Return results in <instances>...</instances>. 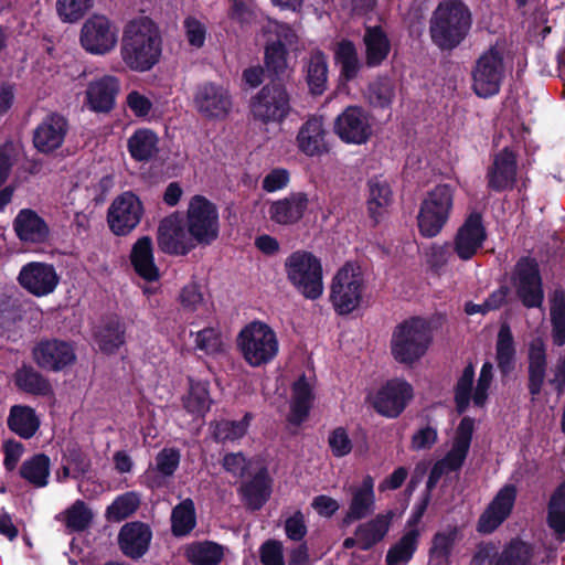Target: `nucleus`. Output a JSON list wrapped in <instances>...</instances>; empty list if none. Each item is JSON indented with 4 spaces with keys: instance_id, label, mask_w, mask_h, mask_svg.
Instances as JSON below:
<instances>
[{
    "instance_id": "1",
    "label": "nucleus",
    "mask_w": 565,
    "mask_h": 565,
    "mask_svg": "<svg viewBox=\"0 0 565 565\" xmlns=\"http://www.w3.org/2000/svg\"><path fill=\"white\" fill-rule=\"evenodd\" d=\"M163 39L157 23L148 17L129 21L122 31L120 57L136 73L151 71L161 60Z\"/></svg>"
},
{
    "instance_id": "2",
    "label": "nucleus",
    "mask_w": 565,
    "mask_h": 565,
    "mask_svg": "<svg viewBox=\"0 0 565 565\" xmlns=\"http://www.w3.org/2000/svg\"><path fill=\"white\" fill-rule=\"evenodd\" d=\"M472 12L463 0H441L429 19V36L441 52H451L468 38Z\"/></svg>"
},
{
    "instance_id": "3",
    "label": "nucleus",
    "mask_w": 565,
    "mask_h": 565,
    "mask_svg": "<svg viewBox=\"0 0 565 565\" xmlns=\"http://www.w3.org/2000/svg\"><path fill=\"white\" fill-rule=\"evenodd\" d=\"M433 341L431 326L415 316L399 322L392 332L391 354L401 364L412 365L427 352Z\"/></svg>"
},
{
    "instance_id": "4",
    "label": "nucleus",
    "mask_w": 565,
    "mask_h": 565,
    "mask_svg": "<svg viewBox=\"0 0 565 565\" xmlns=\"http://www.w3.org/2000/svg\"><path fill=\"white\" fill-rule=\"evenodd\" d=\"M454 201L455 189L447 183L437 184L426 193L416 217L423 237H436L444 230L451 216Z\"/></svg>"
},
{
    "instance_id": "5",
    "label": "nucleus",
    "mask_w": 565,
    "mask_h": 565,
    "mask_svg": "<svg viewBox=\"0 0 565 565\" xmlns=\"http://www.w3.org/2000/svg\"><path fill=\"white\" fill-rule=\"evenodd\" d=\"M236 342L243 359L253 367L270 363L279 350L275 331L262 321L246 324L239 331Z\"/></svg>"
},
{
    "instance_id": "6",
    "label": "nucleus",
    "mask_w": 565,
    "mask_h": 565,
    "mask_svg": "<svg viewBox=\"0 0 565 565\" xmlns=\"http://www.w3.org/2000/svg\"><path fill=\"white\" fill-rule=\"evenodd\" d=\"M288 281L307 299L316 300L323 292L320 258L307 250L292 252L285 260Z\"/></svg>"
},
{
    "instance_id": "7",
    "label": "nucleus",
    "mask_w": 565,
    "mask_h": 565,
    "mask_svg": "<svg viewBox=\"0 0 565 565\" xmlns=\"http://www.w3.org/2000/svg\"><path fill=\"white\" fill-rule=\"evenodd\" d=\"M291 109V95L281 81H270L249 99L252 119L263 125L281 124Z\"/></svg>"
},
{
    "instance_id": "8",
    "label": "nucleus",
    "mask_w": 565,
    "mask_h": 565,
    "mask_svg": "<svg viewBox=\"0 0 565 565\" xmlns=\"http://www.w3.org/2000/svg\"><path fill=\"white\" fill-rule=\"evenodd\" d=\"M505 73L503 52L497 45H491L479 55L471 68L472 92L483 99L497 96Z\"/></svg>"
},
{
    "instance_id": "9",
    "label": "nucleus",
    "mask_w": 565,
    "mask_h": 565,
    "mask_svg": "<svg viewBox=\"0 0 565 565\" xmlns=\"http://www.w3.org/2000/svg\"><path fill=\"white\" fill-rule=\"evenodd\" d=\"M365 281L360 268L344 264L334 275L330 288V302L339 316H348L362 302Z\"/></svg>"
},
{
    "instance_id": "10",
    "label": "nucleus",
    "mask_w": 565,
    "mask_h": 565,
    "mask_svg": "<svg viewBox=\"0 0 565 565\" xmlns=\"http://www.w3.org/2000/svg\"><path fill=\"white\" fill-rule=\"evenodd\" d=\"M199 246H209L220 235V217L216 205L204 195H193L183 221Z\"/></svg>"
},
{
    "instance_id": "11",
    "label": "nucleus",
    "mask_w": 565,
    "mask_h": 565,
    "mask_svg": "<svg viewBox=\"0 0 565 565\" xmlns=\"http://www.w3.org/2000/svg\"><path fill=\"white\" fill-rule=\"evenodd\" d=\"M298 41L295 30L287 23L274 24L273 35L267 39L264 47V66L270 81H280L288 68V46Z\"/></svg>"
},
{
    "instance_id": "12",
    "label": "nucleus",
    "mask_w": 565,
    "mask_h": 565,
    "mask_svg": "<svg viewBox=\"0 0 565 565\" xmlns=\"http://www.w3.org/2000/svg\"><path fill=\"white\" fill-rule=\"evenodd\" d=\"M143 213L140 198L132 191H125L110 203L106 221L114 235L127 236L139 225Z\"/></svg>"
},
{
    "instance_id": "13",
    "label": "nucleus",
    "mask_w": 565,
    "mask_h": 565,
    "mask_svg": "<svg viewBox=\"0 0 565 565\" xmlns=\"http://www.w3.org/2000/svg\"><path fill=\"white\" fill-rule=\"evenodd\" d=\"M414 397L413 386L404 379L387 380L370 398L373 409L386 418H397Z\"/></svg>"
},
{
    "instance_id": "14",
    "label": "nucleus",
    "mask_w": 565,
    "mask_h": 565,
    "mask_svg": "<svg viewBox=\"0 0 565 565\" xmlns=\"http://www.w3.org/2000/svg\"><path fill=\"white\" fill-rule=\"evenodd\" d=\"M333 131L347 145H365L373 136L372 116L362 106L350 105L335 117Z\"/></svg>"
},
{
    "instance_id": "15",
    "label": "nucleus",
    "mask_w": 565,
    "mask_h": 565,
    "mask_svg": "<svg viewBox=\"0 0 565 565\" xmlns=\"http://www.w3.org/2000/svg\"><path fill=\"white\" fill-rule=\"evenodd\" d=\"M193 106L205 119L223 120L233 107L230 90L222 84L203 82L198 84L193 93Z\"/></svg>"
},
{
    "instance_id": "16",
    "label": "nucleus",
    "mask_w": 565,
    "mask_h": 565,
    "mask_svg": "<svg viewBox=\"0 0 565 565\" xmlns=\"http://www.w3.org/2000/svg\"><path fill=\"white\" fill-rule=\"evenodd\" d=\"M513 281L516 295L526 308H539L544 301V290L539 263L532 257H521L515 265Z\"/></svg>"
},
{
    "instance_id": "17",
    "label": "nucleus",
    "mask_w": 565,
    "mask_h": 565,
    "mask_svg": "<svg viewBox=\"0 0 565 565\" xmlns=\"http://www.w3.org/2000/svg\"><path fill=\"white\" fill-rule=\"evenodd\" d=\"M70 131V121L58 111H50L32 131V145L42 154L49 156L62 148Z\"/></svg>"
},
{
    "instance_id": "18",
    "label": "nucleus",
    "mask_w": 565,
    "mask_h": 565,
    "mask_svg": "<svg viewBox=\"0 0 565 565\" xmlns=\"http://www.w3.org/2000/svg\"><path fill=\"white\" fill-rule=\"evenodd\" d=\"M79 41L86 52L106 55L117 44V30L108 18L95 14L84 22Z\"/></svg>"
},
{
    "instance_id": "19",
    "label": "nucleus",
    "mask_w": 565,
    "mask_h": 565,
    "mask_svg": "<svg viewBox=\"0 0 565 565\" xmlns=\"http://www.w3.org/2000/svg\"><path fill=\"white\" fill-rule=\"evenodd\" d=\"M157 242L163 253L174 256H185L199 246L178 214H171L160 222Z\"/></svg>"
},
{
    "instance_id": "20",
    "label": "nucleus",
    "mask_w": 565,
    "mask_h": 565,
    "mask_svg": "<svg viewBox=\"0 0 565 565\" xmlns=\"http://www.w3.org/2000/svg\"><path fill=\"white\" fill-rule=\"evenodd\" d=\"M488 190L502 193L514 189L518 182V154L504 147L492 156L486 171Z\"/></svg>"
},
{
    "instance_id": "21",
    "label": "nucleus",
    "mask_w": 565,
    "mask_h": 565,
    "mask_svg": "<svg viewBox=\"0 0 565 565\" xmlns=\"http://www.w3.org/2000/svg\"><path fill=\"white\" fill-rule=\"evenodd\" d=\"M35 364L45 371L60 372L76 362L72 343L60 339H42L32 350Z\"/></svg>"
},
{
    "instance_id": "22",
    "label": "nucleus",
    "mask_w": 565,
    "mask_h": 565,
    "mask_svg": "<svg viewBox=\"0 0 565 565\" xmlns=\"http://www.w3.org/2000/svg\"><path fill=\"white\" fill-rule=\"evenodd\" d=\"M487 230L480 212L473 211L467 215L454 237V252L459 259H472L487 241Z\"/></svg>"
},
{
    "instance_id": "23",
    "label": "nucleus",
    "mask_w": 565,
    "mask_h": 565,
    "mask_svg": "<svg viewBox=\"0 0 565 565\" xmlns=\"http://www.w3.org/2000/svg\"><path fill=\"white\" fill-rule=\"evenodd\" d=\"M18 282L29 294L44 297L56 289L60 277L52 264L30 262L20 269Z\"/></svg>"
},
{
    "instance_id": "24",
    "label": "nucleus",
    "mask_w": 565,
    "mask_h": 565,
    "mask_svg": "<svg viewBox=\"0 0 565 565\" xmlns=\"http://www.w3.org/2000/svg\"><path fill=\"white\" fill-rule=\"evenodd\" d=\"M516 494L514 484L503 486L480 515L477 531L481 534L493 533L512 513Z\"/></svg>"
},
{
    "instance_id": "25",
    "label": "nucleus",
    "mask_w": 565,
    "mask_h": 565,
    "mask_svg": "<svg viewBox=\"0 0 565 565\" xmlns=\"http://www.w3.org/2000/svg\"><path fill=\"white\" fill-rule=\"evenodd\" d=\"M151 541L152 530L149 524L141 521L125 523L117 537L119 550L131 559L145 556L150 548Z\"/></svg>"
},
{
    "instance_id": "26",
    "label": "nucleus",
    "mask_w": 565,
    "mask_h": 565,
    "mask_svg": "<svg viewBox=\"0 0 565 565\" xmlns=\"http://www.w3.org/2000/svg\"><path fill=\"white\" fill-rule=\"evenodd\" d=\"M375 504L374 479L366 475L359 487L351 489V500L340 526L347 527L356 521L366 519L374 513Z\"/></svg>"
},
{
    "instance_id": "27",
    "label": "nucleus",
    "mask_w": 565,
    "mask_h": 565,
    "mask_svg": "<svg viewBox=\"0 0 565 565\" xmlns=\"http://www.w3.org/2000/svg\"><path fill=\"white\" fill-rule=\"evenodd\" d=\"M547 372V347L542 337L532 339L527 347V390L534 401L542 392Z\"/></svg>"
},
{
    "instance_id": "28",
    "label": "nucleus",
    "mask_w": 565,
    "mask_h": 565,
    "mask_svg": "<svg viewBox=\"0 0 565 565\" xmlns=\"http://www.w3.org/2000/svg\"><path fill=\"white\" fill-rule=\"evenodd\" d=\"M13 230L23 243L44 244L49 242L51 230L46 221L34 210L22 209L13 220Z\"/></svg>"
},
{
    "instance_id": "29",
    "label": "nucleus",
    "mask_w": 565,
    "mask_h": 565,
    "mask_svg": "<svg viewBox=\"0 0 565 565\" xmlns=\"http://www.w3.org/2000/svg\"><path fill=\"white\" fill-rule=\"evenodd\" d=\"M309 198L306 192H292L284 199L270 203L268 214L270 220L279 225H295L308 210Z\"/></svg>"
},
{
    "instance_id": "30",
    "label": "nucleus",
    "mask_w": 565,
    "mask_h": 565,
    "mask_svg": "<svg viewBox=\"0 0 565 565\" xmlns=\"http://www.w3.org/2000/svg\"><path fill=\"white\" fill-rule=\"evenodd\" d=\"M120 89V82L116 76L104 75L93 81L86 89V99L89 109L95 113H109L116 104V96Z\"/></svg>"
},
{
    "instance_id": "31",
    "label": "nucleus",
    "mask_w": 565,
    "mask_h": 565,
    "mask_svg": "<svg viewBox=\"0 0 565 565\" xmlns=\"http://www.w3.org/2000/svg\"><path fill=\"white\" fill-rule=\"evenodd\" d=\"M273 479L267 467H260L252 479L242 483L239 494L247 509L260 510L271 495Z\"/></svg>"
},
{
    "instance_id": "32",
    "label": "nucleus",
    "mask_w": 565,
    "mask_h": 565,
    "mask_svg": "<svg viewBox=\"0 0 565 565\" xmlns=\"http://www.w3.org/2000/svg\"><path fill=\"white\" fill-rule=\"evenodd\" d=\"M394 516L395 512L387 510L384 513L376 514L366 522L360 523L354 531L360 550L370 551L382 542L391 529Z\"/></svg>"
},
{
    "instance_id": "33",
    "label": "nucleus",
    "mask_w": 565,
    "mask_h": 565,
    "mask_svg": "<svg viewBox=\"0 0 565 565\" xmlns=\"http://www.w3.org/2000/svg\"><path fill=\"white\" fill-rule=\"evenodd\" d=\"M326 129L321 119L311 117L306 120L297 135L299 150L308 157H319L329 152Z\"/></svg>"
},
{
    "instance_id": "34",
    "label": "nucleus",
    "mask_w": 565,
    "mask_h": 565,
    "mask_svg": "<svg viewBox=\"0 0 565 565\" xmlns=\"http://www.w3.org/2000/svg\"><path fill=\"white\" fill-rule=\"evenodd\" d=\"M127 150L136 162H150L160 153V138L150 128H137L127 139Z\"/></svg>"
},
{
    "instance_id": "35",
    "label": "nucleus",
    "mask_w": 565,
    "mask_h": 565,
    "mask_svg": "<svg viewBox=\"0 0 565 565\" xmlns=\"http://www.w3.org/2000/svg\"><path fill=\"white\" fill-rule=\"evenodd\" d=\"M367 215L376 226L393 203V191L388 182L381 177H372L367 183Z\"/></svg>"
},
{
    "instance_id": "36",
    "label": "nucleus",
    "mask_w": 565,
    "mask_h": 565,
    "mask_svg": "<svg viewBox=\"0 0 565 565\" xmlns=\"http://www.w3.org/2000/svg\"><path fill=\"white\" fill-rule=\"evenodd\" d=\"M130 263L136 274L146 281H157L160 277L159 269L154 264L152 239L149 236H141L132 245Z\"/></svg>"
},
{
    "instance_id": "37",
    "label": "nucleus",
    "mask_w": 565,
    "mask_h": 565,
    "mask_svg": "<svg viewBox=\"0 0 565 565\" xmlns=\"http://www.w3.org/2000/svg\"><path fill=\"white\" fill-rule=\"evenodd\" d=\"M363 43L365 46V65L370 68L381 66L392 50L391 41L380 25L366 28Z\"/></svg>"
},
{
    "instance_id": "38",
    "label": "nucleus",
    "mask_w": 565,
    "mask_h": 565,
    "mask_svg": "<svg viewBox=\"0 0 565 565\" xmlns=\"http://www.w3.org/2000/svg\"><path fill=\"white\" fill-rule=\"evenodd\" d=\"M7 426L20 438L31 439L40 429L41 420L33 407L15 404L10 407Z\"/></svg>"
},
{
    "instance_id": "39",
    "label": "nucleus",
    "mask_w": 565,
    "mask_h": 565,
    "mask_svg": "<svg viewBox=\"0 0 565 565\" xmlns=\"http://www.w3.org/2000/svg\"><path fill=\"white\" fill-rule=\"evenodd\" d=\"M313 398L311 385L307 381L306 375H301L292 384V398L290 403V414L288 415L289 424L300 426L307 420Z\"/></svg>"
},
{
    "instance_id": "40",
    "label": "nucleus",
    "mask_w": 565,
    "mask_h": 565,
    "mask_svg": "<svg viewBox=\"0 0 565 565\" xmlns=\"http://www.w3.org/2000/svg\"><path fill=\"white\" fill-rule=\"evenodd\" d=\"M535 546L520 537H512L501 552L497 553L492 565H534Z\"/></svg>"
},
{
    "instance_id": "41",
    "label": "nucleus",
    "mask_w": 565,
    "mask_h": 565,
    "mask_svg": "<svg viewBox=\"0 0 565 565\" xmlns=\"http://www.w3.org/2000/svg\"><path fill=\"white\" fill-rule=\"evenodd\" d=\"M15 387L25 394L33 396H49L53 394V387L46 376L36 371L32 365L23 364L13 374Z\"/></svg>"
},
{
    "instance_id": "42",
    "label": "nucleus",
    "mask_w": 565,
    "mask_h": 565,
    "mask_svg": "<svg viewBox=\"0 0 565 565\" xmlns=\"http://www.w3.org/2000/svg\"><path fill=\"white\" fill-rule=\"evenodd\" d=\"M99 350L107 354H115L126 342V324L118 316L109 317L95 333Z\"/></svg>"
},
{
    "instance_id": "43",
    "label": "nucleus",
    "mask_w": 565,
    "mask_h": 565,
    "mask_svg": "<svg viewBox=\"0 0 565 565\" xmlns=\"http://www.w3.org/2000/svg\"><path fill=\"white\" fill-rule=\"evenodd\" d=\"M328 57L321 50L310 53L306 66V82L312 95H322L328 87Z\"/></svg>"
},
{
    "instance_id": "44",
    "label": "nucleus",
    "mask_w": 565,
    "mask_h": 565,
    "mask_svg": "<svg viewBox=\"0 0 565 565\" xmlns=\"http://www.w3.org/2000/svg\"><path fill=\"white\" fill-rule=\"evenodd\" d=\"M547 526L559 542L565 541V481L552 492L547 503Z\"/></svg>"
},
{
    "instance_id": "45",
    "label": "nucleus",
    "mask_w": 565,
    "mask_h": 565,
    "mask_svg": "<svg viewBox=\"0 0 565 565\" xmlns=\"http://www.w3.org/2000/svg\"><path fill=\"white\" fill-rule=\"evenodd\" d=\"M419 539V529L407 530L398 541L388 548L385 556L386 565L407 564L418 548Z\"/></svg>"
},
{
    "instance_id": "46",
    "label": "nucleus",
    "mask_w": 565,
    "mask_h": 565,
    "mask_svg": "<svg viewBox=\"0 0 565 565\" xmlns=\"http://www.w3.org/2000/svg\"><path fill=\"white\" fill-rule=\"evenodd\" d=\"M171 533L174 537L188 536L196 526V510L192 499L178 503L171 512Z\"/></svg>"
},
{
    "instance_id": "47",
    "label": "nucleus",
    "mask_w": 565,
    "mask_h": 565,
    "mask_svg": "<svg viewBox=\"0 0 565 565\" xmlns=\"http://www.w3.org/2000/svg\"><path fill=\"white\" fill-rule=\"evenodd\" d=\"M184 555L192 565H218L224 557V548L213 541H200L189 544Z\"/></svg>"
},
{
    "instance_id": "48",
    "label": "nucleus",
    "mask_w": 565,
    "mask_h": 565,
    "mask_svg": "<svg viewBox=\"0 0 565 565\" xmlns=\"http://www.w3.org/2000/svg\"><path fill=\"white\" fill-rule=\"evenodd\" d=\"M334 62L340 65V77L345 82L355 79L362 67L355 44L351 40H342L337 44Z\"/></svg>"
},
{
    "instance_id": "49",
    "label": "nucleus",
    "mask_w": 565,
    "mask_h": 565,
    "mask_svg": "<svg viewBox=\"0 0 565 565\" xmlns=\"http://www.w3.org/2000/svg\"><path fill=\"white\" fill-rule=\"evenodd\" d=\"M515 355L514 338L510 326L504 322L500 326L495 344V360L502 374H508L514 369Z\"/></svg>"
},
{
    "instance_id": "50",
    "label": "nucleus",
    "mask_w": 565,
    "mask_h": 565,
    "mask_svg": "<svg viewBox=\"0 0 565 565\" xmlns=\"http://www.w3.org/2000/svg\"><path fill=\"white\" fill-rule=\"evenodd\" d=\"M458 529L456 526L448 531H438L433 535L431 545L428 551L429 562L433 565H448L452 554Z\"/></svg>"
},
{
    "instance_id": "51",
    "label": "nucleus",
    "mask_w": 565,
    "mask_h": 565,
    "mask_svg": "<svg viewBox=\"0 0 565 565\" xmlns=\"http://www.w3.org/2000/svg\"><path fill=\"white\" fill-rule=\"evenodd\" d=\"M212 398L210 396V383L207 381H194L190 379V387L183 397V407L195 416H204L210 412Z\"/></svg>"
},
{
    "instance_id": "52",
    "label": "nucleus",
    "mask_w": 565,
    "mask_h": 565,
    "mask_svg": "<svg viewBox=\"0 0 565 565\" xmlns=\"http://www.w3.org/2000/svg\"><path fill=\"white\" fill-rule=\"evenodd\" d=\"M51 461L47 455L36 454L23 461L20 467V476L36 488H43L49 483Z\"/></svg>"
},
{
    "instance_id": "53",
    "label": "nucleus",
    "mask_w": 565,
    "mask_h": 565,
    "mask_svg": "<svg viewBox=\"0 0 565 565\" xmlns=\"http://www.w3.org/2000/svg\"><path fill=\"white\" fill-rule=\"evenodd\" d=\"M254 415L250 412H246L241 420L221 419L212 423L213 437L215 441H235L243 438L253 420Z\"/></svg>"
},
{
    "instance_id": "54",
    "label": "nucleus",
    "mask_w": 565,
    "mask_h": 565,
    "mask_svg": "<svg viewBox=\"0 0 565 565\" xmlns=\"http://www.w3.org/2000/svg\"><path fill=\"white\" fill-rule=\"evenodd\" d=\"M475 365L469 362L454 386V402L458 414H463L473 396Z\"/></svg>"
},
{
    "instance_id": "55",
    "label": "nucleus",
    "mask_w": 565,
    "mask_h": 565,
    "mask_svg": "<svg viewBox=\"0 0 565 565\" xmlns=\"http://www.w3.org/2000/svg\"><path fill=\"white\" fill-rule=\"evenodd\" d=\"M395 97V85L388 76H377L366 89V99L374 108H388Z\"/></svg>"
},
{
    "instance_id": "56",
    "label": "nucleus",
    "mask_w": 565,
    "mask_h": 565,
    "mask_svg": "<svg viewBox=\"0 0 565 565\" xmlns=\"http://www.w3.org/2000/svg\"><path fill=\"white\" fill-rule=\"evenodd\" d=\"M551 337L556 347L565 345V295L556 292L550 306Z\"/></svg>"
},
{
    "instance_id": "57",
    "label": "nucleus",
    "mask_w": 565,
    "mask_h": 565,
    "mask_svg": "<svg viewBox=\"0 0 565 565\" xmlns=\"http://www.w3.org/2000/svg\"><path fill=\"white\" fill-rule=\"evenodd\" d=\"M140 505L139 494L130 491L118 495L107 507L105 516L110 522H120L132 515Z\"/></svg>"
},
{
    "instance_id": "58",
    "label": "nucleus",
    "mask_w": 565,
    "mask_h": 565,
    "mask_svg": "<svg viewBox=\"0 0 565 565\" xmlns=\"http://www.w3.org/2000/svg\"><path fill=\"white\" fill-rule=\"evenodd\" d=\"M65 526L71 532H84L92 522L94 514L83 500H76L65 510Z\"/></svg>"
},
{
    "instance_id": "59",
    "label": "nucleus",
    "mask_w": 565,
    "mask_h": 565,
    "mask_svg": "<svg viewBox=\"0 0 565 565\" xmlns=\"http://www.w3.org/2000/svg\"><path fill=\"white\" fill-rule=\"evenodd\" d=\"M94 0H57L56 11L64 22L74 23L84 18Z\"/></svg>"
},
{
    "instance_id": "60",
    "label": "nucleus",
    "mask_w": 565,
    "mask_h": 565,
    "mask_svg": "<svg viewBox=\"0 0 565 565\" xmlns=\"http://www.w3.org/2000/svg\"><path fill=\"white\" fill-rule=\"evenodd\" d=\"M328 446L333 457L343 458L353 450L354 443L343 426L333 428L328 436Z\"/></svg>"
},
{
    "instance_id": "61",
    "label": "nucleus",
    "mask_w": 565,
    "mask_h": 565,
    "mask_svg": "<svg viewBox=\"0 0 565 565\" xmlns=\"http://www.w3.org/2000/svg\"><path fill=\"white\" fill-rule=\"evenodd\" d=\"M221 333L216 328L207 327L196 332V349L207 355H213L222 351Z\"/></svg>"
},
{
    "instance_id": "62",
    "label": "nucleus",
    "mask_w": 565,
    "mask_h": 565,
    "mask_svg": "<svg viewBox=\"0 0 565 565\" xmlns=\"http://www.w3.org/2000/svg\"><path fill=\"white\" fill-rule=\"evenodd\" d=\"M181 455L177 448H163L156 456V471L162 477H172L180 465Z\"/></svg>"
},
{
    "instance_id": "63",
    "label": "nucleus",
    "mask_w": 565,
    "mask_h": 565,
    "mask_svg": "<svg viewBox=\"0 0 565 565\" xmlns=\"http://www.w3.org/2000/svg\"><path fill=\"white\" fill-rule=\"evenodd\" d=\"M492 364L484 362L481 366L479 377L477 380V386L473 391L472 402L477 407H483L488 396L489 388L493 379Z\"/></svg>"
},
{
    "instance_id": "64",
    "label": "nucleus",
    "mask_w": 565,
    "mask_h": 565,
    "mask_svg": "<svg viewBox=\"0 0 565 565\" xmlns=\"http://www.w3.org/2000/svg\"><path fill=\"white\" fill-rule=\"evenodd\" d=\"M262 565H285L282 543L277 540H267L259 547Z\"/></svg>"
}]
</instances>
